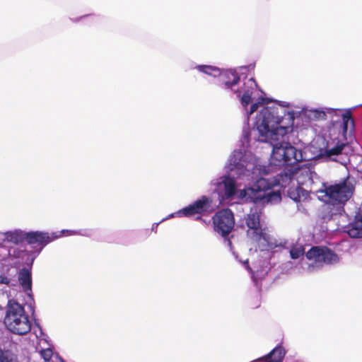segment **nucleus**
<instances>
[{
	"label": "nucleus",
	"instance_id": "obj_17",
	"mask_svg": "<svg viewBox=\"0 0 362 362\" xmlns=\"http://www.w3.org/2000/svg\"><path fill=\"white\" fill-rule=\"evenodd\" d=\"M345 146V144L338 142L337 145L332 148L327 147L325 151V155L327 157H330L332 156H338L341 153V151Z\"/></svg>",
	"mask_w": 362,
	"mask_h": 362
},
{
	"label": "nucleus",
	"instance_id": "obj_23",
	"mask_svg": "<svg viewBox=\"0 0 362 362\" xmlns=\"http://www.w3.org/2000/svg\"><path fill=\"white\" fill-rule=\"evenodd\" d=\"M303 192L304 190L303 189L302 187H298L296 189V195H293L292 196V194L293 192H290V197L291 198L294 200L295 202H299L300 201V195H299V192Z\"/></svg>",
	"mask_w": 362,
	"mask_h": 362
},
{
	"label": "nucleus",
	"instance_id": "obj_16",
	"mask_svg": "<svg viewBox=\"0 0 362 362\" xmlns=\"http://www.w3.org/2000/svg\"><path fill=\"white\" fill-rule=\"evenodd\" d=\"M224 193L226 197H232L235 193V181L233 178L227 177L223 181Z\"/></svg>",
	"mask_w": 362,
	"mask_h": 362
},
{
	"label": "nucleus",
	"instance_id": "obj_13",
	"mask_svg": "<svg viewBox=\"0 0 362 362\" xmlns=\"http://www.w3.org/2000/svg\"><path fill=\"white\" fill-rule=\"evenodd\" d=\"M286 353V350L282 346H277L260 360L265 362H283Z\"/></svg>",
	"mask_w": 362,
	"mask_h": 362
},
{
	"label": "nucleus",
	"instance_id": "obj_6",
	"mask_svg": "<svg viewBox=\"0 0 362 362\" xmlns=\"http://www.w3.org/2000/svg\"><path fill=\"white\" fill-rule=\"evenodd\" d=\"M214 229L223 237L230 233L235 226L233 211L230 209H224L217 211L212 217Z\"/></svg>",
	"mask_w": 362,
	"mask_h": 362
},
{
	"label": "nucleus",
	"instance_id": "obj_1",
	"mask_svg": "<svg viewBox=\"0 0 362 362\" xmlns=\"http://www.w3.org/2000/svg\"><path fill=\"white\" fill-rule=\"evenodd\" d=\"M286 110L279 106L264 107L257 120V128L264 141H278L289 127L285 123Z\"/></svg>",
	"mask_w": 362,
	"mask_h": 362
},
{
	"label": "nucleus",
	"instance_id": "obj_9",
	"mask_svg": "<svg viewBox=\"0 0 362 362\" xmlns=\"http://www.w3.org/2000/svg\"><path fill=\"white\" fill-rule=\"evenodd\" d=\"M245 223L248 227L247 235L256 241L266 239L265 233L260 225V213L251 211L246 217Z\"/></svg>",
	"mask_w": 362,
	"mask_h": 362
},
{
	"label": "nucleus",
	"instance_id": "obj_24",
	"mask_svg": "<svg viewBox=\"0 0 362 362\" xmlns=\"http://www.w3.org/2000/svg\"><path fill=\"white\" fill-rule=\"evenodd\" d=\"M10 282H11L10 279H8L7 276L0 275V284H1L9 285Z\"/></svg>",
	"mask_w": 362,
	"mask_h": 362
},
{
	"label": "nucleus",
	"instance_id": "obj_26",
	"mask_svg": "<svg viewBox=\"0 0 362 362\" xmlns=\"http://www.w3.org/2000/svg\"><path fill=\"white\" fill-rule=\"evenodd\" d=\"M286 115H287V117H287V118H285V119H288V123H287V122H285V123H286V124H287V126L290 128V127L288 126V124H289V122H291V116L290 115L289 112H288L287 111H286Z\"/></svg>",
	"mask_w": 362,
	"mask_h": 362
},
{
	"label": "nucleus",
	"instance_id": "obj_29",
	"mask_svg": "<svg viewBox=\"0 0 362 362\" xmlns=\"http://www.w3.org/2000/svg\"><path fill=\"white\" fill-rule=\"evenodd\" d=\"M229 244H231V242L230 240H228Z\"/></svg>",
	"mask_w": 362,
	"mask_h": 362
},
{
	"label": "nucleus",
	"instance_id": "obj_3",
	"mask_svg": "<svg viewBox=\"0 0 362 362\" xmlns=\"http://www.w3.org/2000/svg\"><path fill=\"white\" fill-rule=\"evenodd\" d=\"M356 184L355 178L348 175L339 181L323 185L322 192L325 194V202L332 214L344 212V206L355 192Z\"/></svg>",
	"mask_w": 362,
	"mask_h": 362
},
{
	"label": "nucleus",
	"instance_id": "obj_22",
	"mask_svg": "<svg viewBox=\"0 0 362 362\" xmlns=\"http://www.w3.org/2000/svg\"><path fill=\"white\" fill-rule=\"evenodd\" d=\"M40 354L45 362H49L53 356V351L49 348L42 349Z\"/></svg>",
	"mask_w": 362,
	"mask_h": 362
},
{
	"label": "nucleus",
	"instance_id": "obj_21",
	"mask_svg": "<svg viewBox=\"0 0 362 362\" xmlns=\"http://www.w3.org/2000/svg\"><path fill=\"white\" fill-rule=\"evenodd\" d=\"M252 94V91L247 89L244 90V93L240 98L241 103L243 107H246L251 101V96Z\"/></svg>",
	"mask_w": 362,
	"mask_h": 362
},
{
	"label": "nucleus",
	"instance_id": "obj_8",
	"mask_svg": "<svg viewBox=\"0 0 362 362\" xmlns=\"http://www.w3.org/2000/svg\"><path fill=\"white\" fill-rule=\"evenodd\" d=\"M213 200L211 197L202 196L192 204L183 208L177 212L179 216L189 217L194 215H205L214 211Z\"/></svg>",
	"mask_w": 362,
	"mask_h": 362
},
{
	"label": "nucleus",
	"instance_id": "obj_19",
	"mask_svg": "<svg viewBox=\"0 0 362 362\" xmlns=\"http://www.w3.org/2000/svg\"><path fill=\"white\" fill-rule=\"evenodd\" d=\"M342 119L343 129L345 132H346L349 126L351 128H354V122L351 116V112L350 111H346L345 113L342 115Z\"/></svg>",
	"mask_w": 362,
	"mask_h": 362
},
{
	"label": "nucleus",
	"instance_id": "obj_27",
	"mask_svg": "<svg viewBox=\"0 0 362 362\" xmlns=\"http://www.w3.org/2000/svg\"><path fill=\"white\" fill-rule=\"evenodd\" d=\"M234 91L237 93L238 97H240V93H241L242 90H234Z\"/></svg>",
	"mask_w": 362,
	"mask_h": 362
},
{
	"label": "nucleus",
	"instance_id": "obj_10",
	"mask_svg": "<svg viewBox=\"0 0 362 362\" xmlns=\"http://www.w3.org/2000/svg\"><path fill=\"white\" fill-rule=\"evenodd\" d=\"M59 235L53 233L49 234L41 231L25 232V241L32 245L34 248L39 247L40 251L47 244L57 239Z\"/></svg>",
	"mask_w": 362,
	"mask_h": 362
},
{
	"label": "nucleus",
	"instance_id": "obj_15",
	"mask_svg": "<svg viewBox=\"0 0 362 362\" xmlns=\"http://www.w3.org/2000/svg\"><path fill=\"white\" fill-rule=\"evenodd\" d=\"M5 240L8 243L18 245L25 241V232L21 230H16L13 231H8L4 234Z\"/></svg>",
	"mask_w": 362,
	"mask_h": 362
},
{
	"label": "nucleus",
	"instance_id": "obj_7",
	"mask_svg": "<svg viewBox=\"0 0 362 362\" xmlns=\"http://www.w3.org/2000/svg\"><path fill=\"white\" fill-rule=\"evenodd\" d=\"M306 258L313 260L316 265L333 264L339 260L338 255L326 246H313L305 254Z\"/></svg>",
	"mask_w": 362,
	"mask_h": 362
},
{
	"label": "nucleus",
	"instance_id": "obj_5",
	"mask_svg": "<svg viewBox=\"0 0 362 362\" xmlns=\"http://www.w3.org/2000/svg\"><path fill=\"white\" fill-rule=\"evenodd\" d=\"M4 323L11 333L25 335L31 329V322L24 307L14 300L8 302Z\"/></svg>",
	"mask_w": 362,
	"mask_h": 362
},
{
	"label": "nucleus",
	"instance_id": "obj_18",
	"mask_svg": "<svg viewBox=\"0 0 362 362\" xmlns=\"http://www.w3.org/2000/svg\"><path fill=\"white\" fill-rule=\"evenodd\" d=\"M197 69L206 74L208 75H214V76L220 74V69L214 66L210 65H199L197 66Z\"/></svg>",
	"mask_w": 362,
	"mask_h": 362
},
{
	"label": "nucleus",
	"instance_id": "obj_28",
	"mask_svg": "<svg viewBox=\"0 0 362 362\" xmlns=\"http://www.w3.org/2000/svg\"><path fill=\"white\" fill-rule=\"evenodd\" d=\"M248 82L251 83V84L255 83V80L253 78H250Z\"/></svg>",
	"mask_w": 362,
	"mask_h": 362
},
{
	"label": "nucleus",
	"instance_id": "obj_4",
	"mask_svg": "<svg viewBox=\"0 0 362 362\" xmlns=\"http://www.w3.org/2000/svg\"><path fill=\"white\" fill-rule=\"evenodd\" d=\"M276 185L281 186L278 180L274 178L272 180H269L264 177H260L252 187L240 190L239 197L245 199L246 202L261 204L262 205L268 203L279 202L281 200V195L279 191L265 192Z\"/></svg>",
	"mask_w": 362,
	"mask_h": 362
},
{
	"label": "nucleus",
	"instance_id": "obj_14",
	"mask_svg": "<svg viewBox=\"0 0 362 362\" xmlns=\"http://www.w3.org/2000/svg\"><path fill=\"white\" fill-rule=\"evenodd\" d=\"M18 281L25 291H30L32 288L31 272L26 268H23L18 273Z\"/></svg>",
	"mask_w": 362,
	"mask_h": 362
},
{
	"label": "nucleus",
	"instance_id": "obj_20",
	"mask_svg": "<svg viewBox=\"0 0 362 362\" xmlns=\"http://www.w3.org/2000/svg\"><path fill=\"white\" fill-rule=\"evenodd\" d=\"M304 254V248L300 247H293L290 250V256L292 259H298L300 256Z\"/></svg>",
	"mask_w": 362,
	"mask_h": 362
},
{
	"label": "nucleus",
	"instance_id": "obj_12",
	"mask_svg": "<svg viewBox=\"0 0 362 362\" xmlns=\"http://www.w3.org/2000/svg\"><path fill=\"white\" fill-rule=\"evenodd\" d=\"M347 233L353 238H362V211L356 214L354 221L348 228Z\"/></svg>",
	"mask_w": 362,
	"mask_h": 362
},
{
	"label": "nucleus",
	"instance_id": "obj_11",
	"mask_svg": "<svg viewBox=\"0 0 362 362\" xmlns=\"http://www.w3.org/2000/svg\"><path fill=\"white\" fill-rule=\"evenodd\" d=\"M218 86L221 88L233 90V86L240 81V76L235 71H226L219 74L218 79Z\"/></svg>",
	"mask_w": 362,
	"mask_h": 362
},
{
	"label": "nucleus",
	"instance_id": "obj_25",
	"mask_svg": "<svg viewBox=\"0 0 362 362\" xmlns=\"http://www.w3.org/2000/svg\"><path fill=\"white\" fill-rule=\"evenodd\" d=\"M258 103H253L251 106H250V114L253 113L254 112H255L257 108H258Z\"/></svg>",
	"mask_w": 362,
	"mask_h": 362
},
{
	"label": "nucleus",
	"instance_id": "obj_2",
	"mask_svg": "<svg viewBox=\"0 0 362 362\" xmlns=\"http://www.w3.org/2000/svg\"><path fill=\"white\" fill-rule=\"evenodd\" d=\"M296 151V148L288 143L273 144L269 163L274 166H284L283 173L274 178L278 180L282 187H286L300 170Z\"/></svg>",
	"mask_w": 362,
	"mask_h": 362
}]
</instances>
